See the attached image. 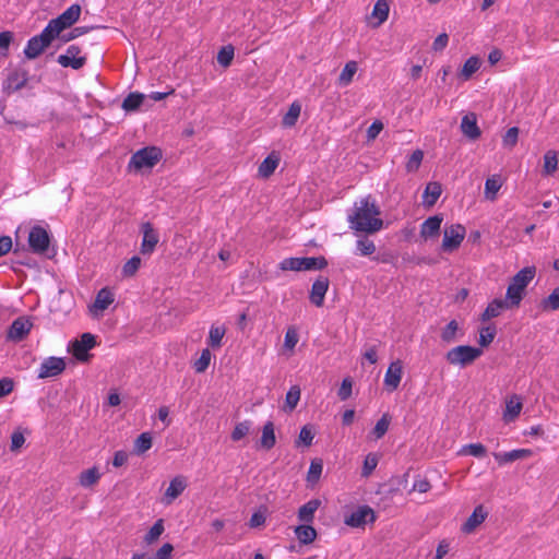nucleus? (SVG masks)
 I'll use <instances>...</instances> for the list:
<instances>
[{
	"label": "nucleus",
	"instance_id": "338daca9",
	"mask_svg": "<svg viewBox=\"0 0 559 559\" xmlns=\"http://www.w3.org/2000/svg\"><path fill=\"white\" fill-rule=\"evenodd\" d=\"M431 488L430 483L425 478H418L414 481L412 490L411 491H417L420 493H425L429 491Z\"/></svg>",
	"mask_w": 559,
	"mask_h": 559
},
{
	"label": "nucleus",
	"instance_id": "de8ad7c7",
	"mask_svg": "<svg viewBox=\"0 0 559 559\" xmlns=\"http://www.w3.org/2000/svg\"><path fill=\"white\" fill-rule=\"evenodd\" d=\"M251 426L252 424L250 420H243L241 423H238L231 432V440L239 441L242 438H245L249 433Z\"/></svg>",
	"mask_w": 559,
	"mask_h": 559
},
{
	"label": "nucleus",
	"instance_id": "4be33fe9",
	"mask_svg": "<svg viewBox=\"0 0 559 559\" xmlns=\"http://www.w3.org/2000/svg\"><path fill=\"white\" fill-rule=\"evenodd\" d=\"M488 512L485 510L484 506H477L473 513L468 516L466 522L462 526V531L464 533H472L478 525H480L487 518Z\"/></svg>",
	"mask_w": 559,
	"mask_h": 559
},
{
	"label": "nucleus",
	"instance_id": "a878e982",
	"mask_svg": "<svg viewBox=\"0 0 559 559\" xmlns=\"http://www.w3.org/2000/svg\"><path fill=\"white\" fill-rule=\"evenodd\" d=\"M320 504L321 501L318 499H311L302 504L298 510V520L302 523H311Z\"/></svg>",
	"mask_w": 559,
	"mask_h": 559
},
{
	"label": "nucleus",
	"instance_id": "bb28decb",
	"mask_svg": "<svg viewBox=\"0 0 559 559\" xmlns=\"http://www.w3.org/2000/svg\"><path fill=\"white\" fill-rule=\"evenodd\" d=\"M278 164H280V156L275 152H272L260 164L259 169H258L259 176L262 178H269L275 171Z\"/></svg>",
	"mask_w": 559,
	"mask_h": 559
},
{
	"label": "nucleus",
	"instance_id": "4c0bfd02",
	"mask_svg": "<svg viewBox=\"0 0 559 559\" xmlns=\"http://www.w3.org/2000/svg\"><path fill=\"white\" fill-rule=\"evenodd\" d=\"M358 70V64L356 61H348L345 67L343 68L340 76H338V84L341 86H347L352 81L354 75L356 74Z\"/></svg>",
	"mask_w": 559,
	"mask_h": 559
},
{
	"label": "nucleus",
	"instance_id": "052dcab7",
	"mask_svg": "<svg viewBox=\"0 0 559 559\" xmlns=\"http://www.w3.org/2000/svg\"><path fill=\"white\" fill-rule=\"evenodd\" d=\"M353 381L350 378H344L338 389L340 400L346 401L352 395Z\"/></svg>",
	"mask_w": 559,
	"mask_h": 559
},
{
	"label": "nucleus",
	"instance_id": "6ab92c4d",
	"mask_svg": "<svg viewBox=\"0 0 559 559\" xmlns=\"http://www.w3.org/2000/svg\"><path fill=\"white\" fill-rule=\"evenodd\" d=\"M403 374V365L400 360L393 361L386 368V392L397 389Z\"/></svg>",
	"mask_w": 559,
	"mask_h": 559
},
{
	"label": "nucleus",
	"instance_id": "680f3d73",
	"mask_svg": "<svg viewBox=\"0 0 559 559\" xmlns=\"http://www.w3.org/2000/svg\"><path fill=\"white\" fill-rule=\"evenodd\" d=\"M518 138H519V129L516 127H512V128L508 129V131L506 132L503 140H502L503 145L508 146V147H513L518 142Z\"/></svg>",
	"mask_w": 559,
	"mask_h": 559
},
{
	"label": "nucleus",
	"instance_id": "49530a36",
	"mask_svg": "<svg viewBox=\"0 0 559 559\" xmlns=\"http://www.w3.org/2000/svg\"><path fill=\"white\" fill-rule=\"evenodd\" d=\"M540 307L544 311H556L559 309V286L547 298L542 300Z\"/></svg>",
	"mask_w": 559,
	"mask_h": 559
},
{
	"label": "nucleus",
	"instance_id": "c9c22d12",
	"mask_svg": "<svg viewBox=\"0 0 559 559\" xmlns=\"http://www.w3.org/2000/svg\"><path fill=\"white\" fill-rule=\"evenodd\" d=\"M300 388L298 385H292L288 392L286 393L283 409L287 413L293 412L300 400Z\"/></svg>",
	"mask_w": 559,
	"mask_h": 559
},
{
	"label": "nucleus",
	"instance_id": "2f4dec72",
	"mask_svg": "<svg viewBox=\"0 0 559 559\" xmlns=\"http://www.w3.org/2000/svg\"><path fill=\"white\" fill-rule=\"evenodd\" d=\"M295 535L301 544L308 545L316 539L317 531L313 528V526L305 523L304 525L296 526Z\"/></svg>",
	"mask_w": 559,
	"mask_h": 559
},
{
	"label": "nucleus",
	"instance_id": "3c124183",
	"mask_svg": "<svg viewBox=\"0 0 559 559\" xmlns=\"http://www.w3.org/2000/svg\"><path fill=\"white\" fill-rule=\"evenodd\" d=\"M233 59L234 47L230 45L224 46L217 53V62L224 68L230 66Z\"/></svg>",
	"mask_w": 559,
	"mask_h": 559
},
{
	"label": "nucleus",
	"instance_id": "72a5a7b5",
	"mask_svg": "<svg viewBox=\"0 0 559 559\" xmlns=\"http://www.w3.org/2000/svg\"><path fill=\"white\" fill-rule=\"evenodd\" d=\"M384 22V0H377L372 13L367 16V23L371 27H378Z\"/></svg>",
	"mask_w": 559,
	"mask_h": 559
},
{
	"label": "nucleus",
	"instance_id": "f03ea898",
	"mask_svg": "<svg viewBox=\"0 0 559 559\" xmlns=\"http://www.w3.org/2000/svg\"><path fill=\"white\" fill-rule=\"evenodd\" d=\"M535 276L534 267H524L519 271L511 280L506 294L507 304L511 307L516 308L520 306L525 289Z\"/></svg>",
	"mask_w": 559,
	"mask_h": 559
},
{
	"label": "nucleus",
	"instance_id": "412c9836",
	"mask_svg": "<svg viewBox=\"0 0 559 559\" xmlns=\"http://www.w3.org/2000/svg\"><path fill=\"white\" fill-rule=\"evenodd\" d=\"M442 217L439 215L428 217L420 226V236L424 239L437 237L440 233Z\"/></svg>",
	"mask_w": 559,
	"mask_h": 559
},
{
	"label": "nucleus",
	"instance_id": "79ce46f5",
	"mask_svg": "<svg viewBox=\"0 0 559 559\" xmlns=\"http://www.w3.org/2000/svg\"><path fill=\"white\" fill-rule=\"evenodd\" d=\"M459 323L451 320L441 331V340L447 344H451L457 340Z\"/></svg>",
	"mask_w": 559,
	"mask_h": 559
},
{
	"label": "nucleus",
	"instance_id": "6e6552de",
	"mask_svg": "<svg viewBox=\"0 0 559 559\" xmlns=\"http://www.w3.org/2000/svg\"><path fill=\"white\" fill-rule=\"evenodd\" d=\"M376 520L374 511L369 506H359L356 510L346 514L344 523L350 527H364Z\"/></svg>",
	"mask_w": 559,
	"mask_h": 559
},
{
	"label": "nucleus",
	"instance_id": "cd10ccee",
	"mask_svg": "<svg viewBox=\"0 0 559 559\" xmlns=\"http://www.w3.org/2000/svg\"><path fill=\"white\" fill-rule=\"evenodd\" d=\"M442 188L441 185L437 181H431L426 186V189L423 194V202L426 206L430 207L436 204L439 197L441 195Z\"/></svg>",
	"mask_w": 559,
	"mask_h": 559
},
{
	"label": "nucleus",
	"instance_id": "2eb2a0df",
	"mask_svg": "<svg viewBox=\"0 0 559 559\" xmlns=\"http://www.w3.org/2000/svg\"><path fill=\"white\" fill-rule=\"evenodd\" d=\"M96 345L95 336L91 333H84L81 338L73 343V355L78 360H86L87 352Z\"/></svg>",
	"mask_w": 559,
	"mask_h": 559
},
{
	"label": "nucleus",
	"instance_id": "774afa93",
	"mask_svg": "<svg viewBox=\"0 0 559 559\" xmlns=\"http://www.w3.org/2000/svg\"><path fill=\"white\" fill-rule=\"evenodd\" d=\"M128 459H129V454L126 451H123V450L116 451L114 454V457H112V465L115 467H121L128 462Z\"/></svg>",
	"mask_w": 559,
	"mask_h": 559
},
{
	"label": "nucleus",
	"instance_id": "4d7b16f0",
	"mask_svg": "<svg viewBox=\"0 0 559 559\" xmlns=\"http://www.w3.org/2000/svg\"><path fill=\"white\" fill-rule=\"evenodd\" d=\"M423 158H424L423 151H420V150L414 151L406 162L407 171H411V173L416 171L419 168V166L423 162Z\"/></svg>",
	"mask_w": 559,
	"mask_h": 559
},
{
	"label": "nucleus",
	"instance_id": "5fc2aeb1",
	"mask_svg": "<svg viewBox=\"0 0 559 559\" xmlns=\"http://www.w3.org/2000/svg\"><path fill=\"white\" fill-rule=\"evenodd\" d=\"M140 265H141L140 257L134 255L123 264L122 274L128 277L133 276L136 273V271L139 270Z\"/></svg>",
	"mask_w": 559,
	"mask_h": 559
},
{
	"label": "nucleus",
	"instance_id": "4468645a",
	"mask_svg": "<svg viewBox=\"0 0 559 559\" xmlns=\"http://www.w3.org/2000/svg\"><path fill=\"white\" fill-rule=\"evenodd\" d=\"M114 293L107 287L102 288L97 293L94 302L90 306L91 314L98 317L114 302Z\"/></svg>",
	"mask_w": 559,
	"mask_h": 559
},
{
	"label": "nucleus",
	"instance_id": "9d476101",
	"mask_svg": "<svg viewBox=\"0 0 559 559\" xmlns=\"http://www.w3.org/2000/svg\"><path fill=\"white\" fill-rule=\"evenodd\" d=\"M466 230L461 224L451 225L444 229L442 249L443 251L451 252L457 249L464 240Z\"/></svg>",
	"mask_w": 559,
	"mask_h": 559
},
{
	"label": "nucleus",
	"instance_id": "1a4fd4ad",
	"mask_svg": "<svg viewBox=\"0 0 559 559\" xmlns=\"http://www.w3.org/2000/svg\"><path fill=\"white\" fill-rule=\"evenodd\" d=\"M57 62L63 68L79 70L85 66L86 57L81 55L78 45H70L64 53L58 56Z\"/></svg>",
	"mask_w": 559,
	"mask_h": 559
},
{
	"label": "nucleus",
	"instance_id": "b1692460",
	"mask_svg": "<svg viewBox=\"0 0 559 559\" xmlns=\"http://www.w3.org/2000/svg\"><path fill=\"white\" fill-rule=\"evenodd\" d=\"M512 308L511 305L507 304V300L493 299L488 304L485 311L481 314V321H488L501 314L504 309Z\"/></svg>",
	"mask_w": 559,
	"mask_h": 559
},
{
	"label": "nucleus",
	"instance_id": "e2e57ef3",
	"mask_svg": "<svg viewBox=\"0 0 559 559\" xmlns=\"http://www.w3.org/2000/svg\"><path fill=\"white\" fill-rule=\"evenodd\" d=\"M90 31L88 27L85 26H79L72 28L68 34L62 36L63 41H70L72 39H75L84 34H86Z\"/></svg>",
	"mask_w": 559,
	"mask_h": 559
},
{
	"label": "nucleus",
	"instance_id": "393cba45",
	"mask_svg": "<svg viewBox=\"0 0 559 559\" xmlns=\"http://www.w3.org/2000/svg\"><path fill=\"white\" fill-rule=\"evenodd\" d=\"M522 400L518 395H512L506 403L503 419L506 423L513 421L522 411Z\"/></svg>",
	"mask_w": 559,
	"mask_h": 559
},
{
	"label": "nucleus",
	"instance_id": "603ef678",
	"mask_svg": "<svg viewBox=\"0 0 559 559\" xmlns=\"http://www.w3.org/2000/svg\"><path fill=\"white\" fill-rule=\"evenodd\" d=\"M377 465H378V456L374 453L367 454L365 457V461H364L361 476L369 477L372 474V472L376 469Z\"/></svg>",
	"mask_w": 559,
	"mask_h": 559
},
{
	"label": "nucleus",
	"instance_id": "7c9ffc66",
	"mask_svg": "<svg viewBox=\"0 0 559 559\" xmlns=\"http://www.w3.org/2000/svg\"><path fill=\"white\" fill-rule=\"evenodd\" d=\"M102 477L98 467L93 466L80 474L79 483L84 488H91L96 485Z\"/></svg>",
	"mask_w": 559,
	"mask_h": 559
},
{
	"label": "nucleus",
	"instance_id": "69168bd1",
	"mask_svg": "<svg viewBox=\"0 0 559 559\" xmlns=\"http://www.w3.org/2000/svg\"><path fill=\"white\" fill-rule=\"evenodd\" d=\"M265 520H266L265 514L261 511H257L251 515V518L249 520V526L251 528H257V527L263 526L265 523Z\"/></svg>",
	"mask_w": 559,
	"mask_h": 559
},
{
	"label": "nucleus",
	"instance_id": "ea45409f",
	"mask_svg": "<svg viewBox=\"0 0 559 559\" xmlns=\"http://www.w3.org/2000/svg\"><path fill=\"white\" fill-rule=\"evenodd\" d=\"M558 167V154L556 151H547L544 155V167H543V174L545 176L552 175Z\"/></svg>",
	"mask_w": 559,
	"mask_h": 559
},
{
	"label": "nucleus",
	"instance_id": "f8f14e48",
	"mask_svg": "<svg viewBox=\"0 0 559 559\" xmlns=\"http://www.w3.org/2000/svg\"><path fill=\"white\" fill-rule=\"evenodd\" d=\"M66 369V361L61 357H48L43 360L38 368V379L53 378L61 374Z\"/></svg>",
	"mask_w": 559,
	"mask_h": 559
},
{
	"label": "nucleus",
	"instance_id": "f3484780",
	"mask_svg": "<svg viewBox=\"0 0 559 559\" xmlns=\"http://www.w3.org/2000/svg\"><path fill=\"white\" fill-rule=\"evenodd\" d=\"M461 131L469 140H477L481 132L477 124L476 115L473 112L466 114L461 121Z\"/></svg>",
	"mask_w": 559,
	"mask_h": 559
},
{
	"label": "nucleus",
	"instance_id": "0e129e2a",
	"mask_svg": "<svg viewBox=\"0 0 559 559\" xmlns=\"http://www.w3.org/2000/svg\"><path fill=\"white\" fill-rule=\"evenodd\" d=\"M174 547L171 544L166 543L164 544L155 554L153 559H170L173 554Z\"/></svg>",
	"mask_w": 559,
	"mask_h": 559
},
{
	"label": "nucleus",
	"instance_id": "a211bd4d",
	"mask_svg": "<svg viewBox=\"0 0 559 559\" xmlns=\"http://www.w3.org/2000/svg\"><path fill=\"white\" fill-rule=\"evenodd\" d=\"M187 483L185 477L182 476H176L174 477L168 488L165 491L163 501L165 504H170L175 499H177L186 489Z\"/></svg>",
	"mask_w": 559,
	"mask_h": 559
},
{
	"label": "nucleus",
	"instance_id": "c85d7f7f",
	"mask_svg": "<svg viewBox=\"0 0 559 559\" xmlns=\"http://www.w3.org/2000/svg\"><path fill=\"white\" fill-rule=\"evenodd\" d=\"M27 82L26 72L14 71L8 76L4 88L8 92H16L25 86Z\"/></svg>",
	"mask_w": 559,
	"mask_h": 559
},
{
	"label": "nucleus",
	"instance_id": "dca6fc26",
	"mask_svg": "<svg viewBox=\"0 0 559 559\" xmlns=\"http://www.w3.org/2000/svg\"><path fill=\"white\" fill-rule=\"evenodd\" d=\"M31 329L32 323L28 320L17 318L9 328L8 338L14 342H20L29 333Z\"/></svg>",
	"mask_w": 559,
	"mask_h": 559
},
{
	"label": "nucleus",
	"instance_id": "7ed1b4c3",
	"mask_svg": "<svg viewBox=\"0 0 559 559\" xmlns=\"http://www.w3.org/2000/svg\"><path fill=\"white\" fill-rule=\"evenodd\" d=\"M328 265L326 260L323 257H292L285 258L280 262V269L282 271H311L322 270Z\"/></svg>",
	"mask_w": 559,
	"mask_h": 559
},
{
	"label": "nucleus",
	"instance_id": "aec40b11",
	"mask_svg": "<svg viewBox=\"0 0 559 559\" xmlns=\"http://www.w3.org/2000/svg\"><path fill=\"white\" fill-rule=\"evenodd\" d=\"M329 288V280L326 277H319L311 287L310 300L317 307L323 305L324 296Z\"/></svg>",
	"mask_w": 559,
	"mask_h": 559
},
{
	"label": "nucleus",
	"instance_id": "0eeeda50",
	"mask_svg": "<svg viewBox=\"0 0 559 559\" xmlns=\"http://www.w3.org/2000/svg\"><path fill=\"white\" fill-rule=\"evenodd\" d=\"M162 157V152L158 147L147 146L136 151L130 159L129 166L134 169L151 168Z\"/></svg>",
	"mask_w": 559,
	"mask_h": 559
},
{
	"label": "nucleus",
	"instance_id": "a18cd8bd",
	"mask_svg": "<svg viewBox=\"0 0 559 559\" xmlns=\"http://www.w3.org/2000/svg\"><path fill=\"white\" fill-rule=\"evenodd\" d=\"M225 332H226V330L224 326L212 325L210 329L209 338H207L209 346H211L213 348L221 347L222 340L225 335Z\"/></svg>",
	"mask_w": 559,
	"mask_h": 559
},
{
	"label": "nucleus",
	"instance_id": "c756f323",
	"mask_svg": "<svg viewBox=\"0 0 559 559\" xmlns=\"http://www.w3.org/2000/svg\"><path fill=\"white\" fill-rule=\"evenodd\" d=\"M502 185L503 181L500 175H492L487 178L485 182V198L489 201H495Z\"/></svg>",
	"mask_w": 559,
	"mask_h": 559
},
{
	"label": "nucleus",
	"instance_id": "473e14b6",
	"mask_svg": "<svg viewBox=\"0 0 559 559\" xmlns=\"http://www.w3.org/2000/svg\"><path fill=\"white\" fill-rule=\"evenodd\" d=\"M261 447L265 450L272 449L276 443L274 424L266 421L262 428V436L260 440Z\"/></svg>",
	"mask_w": 559,
	"mask_h": 559
},
{
	"label": "nucleus",
	"instance_id": "6e6d98bb",
	"mask_svg": "<svg viewBox=\"0 0 559 559\" xmlns=\"http://www.w3.org/2000/svg\"><path fill=\"white\" fill-rule=\"evenodd\" d=\"M496 336V328L493 325L485 326L479 333V344L483 347L488 346Z\"/></svg>",
	"mask_w": 559,
	"mask_h": 559
},
{
	"label": "nucleus",
	"instance_id": "423d86ee",
	"mask_svg": "<svg viewBox=\"0 0 559 559\" xmlns=\"http://www.w3.org/2000/svg\"><path fill=\"white\" fill-rule=\"evenodd\" d=\"M80 15L81 7L72 4L58 17L50 20L46 26L58 38L66 28L71 27L80 19Z\"/></svg>",
	"mask_w": 559,
	"mask_h": 559
},
{
	"label": "nucleus",
	"instance_id": "8fccbe9b",
	"mask_svg": "<svg viewBox=\"0 0 559 559\" xmlns=\"http://www.w3.org/2000/svg\"><path fill=\"white\" fill-rule=\"evenodd\" d=\"M212 354L209 348H204L201 352L199 359L195 360L193 367L197 372H204L211 362Z\"/></svg>",
	"mask_w": 559,
	"mask_h": 559
},
{
	"label": "nucleus",
	"instance_id": "13d9d810",
	"mask_svg": "<svg viewBox=\"0 0 559 559\" xmlns=\"http://www.w3.org/2000/svg\"><path fill=\"white\" fill-rule=\"evenodd\" d=\"M322 468L321 461H312L308 469L307 480L309 483H317L322 474Z\"/></svg>",
	"mask_w": 559,
	"mask_h": 559
},
{
	"label": "nucleus",
	"instance_id": "f257e3e1",
	"mask_svg": "<svg viewBox=\"0 0 559 559\" xmlns=\"http://www.w3.org/2000/svg\"><path fill=\"white\" fill-rule=\"evenodd\" d=\"M379 215L380 210L376 202L370 197H367L355 202L347 215V222L349 228L356 233L373 234L383 226Z\"/></svg>",
	"mask_w": 559,
	"mask_h": 559
},
{
	"label": "nucleus",
	"instance_id": "58836bf2",
	"mask_svg": "<svg viewBox=\"0 0 559 559\" xmlns=\"http://www.w3.org/2000/svg\"><path fill=\"white\" fill-rule=\"evenodd\" d=\"M376 252V245L367 237H361L356 241L355 254L369 257Z\"/></svg>",
	"mask_w": 559,
	"mask_h": 559
},
{
	"label": "nucleus",
	"instance_id": "864d4df0",
	"mask_svg": "<svg viewBox=\"0 0 559 559\" xmlns=\"http://www.w3.org/2000/svg\"><path fill=\"white\" fill-rule=\"evenodd\" d=\"M314 438V432L312 431L311 427L306 425L300 429L298 440L296 442V445H305L310 447L312 444Z\"/></svg>",
	"mask_w": 559,
	"mask_h": 559
},
{
	"label": "nucleus",
	"instance_id": "37998d69",
	"mask_svg": "<svg viewBox=\"0 0 559 559\" xmlns=\"http://www.w3.org/2000/svg\"><path fill=\"white\" fill-rule=\"evenodd\" d=\"M145 96L144 94L142 93H130L124 99H123V103H122V108L126 110V111H133V110H136L142 104H143V100H144Z\"/></svg>",
	"mask_w": 559,
	"mask_h": 559
},
{
	"label": "nucleus",
	"instance_id": "bf43d9fd",
	"mask_svg": "<svg viewBox=\"0 0 559 559\" xmlns=\"http://www.w3.org/2000/svg\"><path fill=\"white\" fill-rule=\"evenodd\" d=\"M462 453L483 457L486 454V448L481 443H471L463 447Z\"/></svg>",
	"mask_w": 559,
	"mask_h": 559
},
{
	"label": "nucleus",
	"instance_id": "9b49d317",
	"mask_svg": "<svg viewBox=\"0 0 559 559\" xmlns=\"http://www.w3.org/2000/svg\"><path fill=\"white\" fill-rule=\"evenodd\" d=\"M50 243L48 231L41 226H34L28 234V245L34 253H45Z\"/></svg>",
	"mask_w": 559,
	"mask_h": 559
},
{
	"label": "nucleus",
	"instance_id": "a19ab883",
	"mask_svg": "<svg viewBox=\"0 0 559 559\" xmlns=\"http://www.w3.org/2000/svg\"><path fill=\"white\" fill-rule=\"evenodd\" d=\"M165 526H164V520L159 519L157 520L153 526L148 530V532L144 536V543L146 545L154 544L160 535L164 533Z\"/></svg>",
	"mask_w": 559,
	"mask_h": 559
},
{
	"label": "nucleus",
	"instance_id": "20e7f679",
	"mask_svg": "<svg viewBox=\"0 0 559 559\" xmlns=\"http://www.w3.org/2000/svg\"><path fill=\"white\" fill-rule=\"evenodd\" d=\"M483 355V349L469 345H460L451 348L445 354V359L450 365L464 368L473 364Z\"/></svg>",
	"mask_w": 559,
	"mask_h": 559
},
{
	"label": "nucleus",
	"instance_id": "c03bdc74",
	"mask_svg": "<svg viewBox=\"0 0 559 559\" xmlns=\"http://www.w3.org/2000/svg\"><path fill=\"white\" fill-rule=\"evenodd\" d=\"M480 67V61L477 57L468 58L460 72V76L467 81Z\"/></svg>",
	"mask_w": 559,
	"mask_h": 559
},
{
	"label": "nucleus",
	"instance_id": "39448f33",
	"mask_svg": "<svg viewBox=\"0 0 559 559\" xmlns=\"http://www.w3.org/2000/svg\"><path fill=\"white\" fill-rule=\"evenodd\" d=\"M56 38L52 32L45 26L39 35L33 36L27 40L24 48L25 57L29 60L38 58Z\"/></svg>",
	"mask_w": 559,
	"mask_h": 559
},
{
	"label": "nucleus",
	"instance_id": "ddd939ff",
	"mask_svg": "<svg viewBox=\"0 0 559 559\" xmlns=\"http://www.w3.org/2000/svg\"><path fill=\"white\" fill-rule=\"evenodd\" d=\"M141 231L143 234L141 253L151 254L154 252L156 245L159 241L158 233L150 222H145L141 225Z\"/></svg>",
	"mask_w": 559,
	"mask_h": 559
},
{
	"label": "nucleus",
	"instance_id": "5701e85b",
	"mask_svg": "<svg viewBox=\"0 0 559 559\" xmlns=\"http://www.w3.org/2000/svg\"><path fill=\"white\" fill-rule=\"evenodd\" d=\"M531 453V450L527 449H516L510 452H496L493 453V457L500 465H503L520 459H525L530 456Z\"/></svg>",
	"mask_w": 559,
	"mask_h": 559
},
{
	"label": "nucleus",
	"instance_id": "f704fd0d",
	"mask_svg": "<svg viewBox=\"0 0 559 559\" xmlns=\"http://www.w3.org/2000/svg\"><path fill=\"white\" fill-rule=\"evenodd\" d=\"M300 112H301V105L298 102H294L289 106L287 112L284 115V117L282 119V124L285 128L294 127L300 116Z\"/></svg>",
	"mask_w": 559,
	"mask_h": 559
},
{
	"label": "nucleus",
	"instance_id": "e433bc0d",
	"mask_svg": "<svg viewBox=\"0 0 559 559\" xmlns=\"http://www.w3.org/2000/svg\"><path fill=\"white\" fill-rule=\"evenodd\" d=\"M153 438L151 432H142L134 441V453L138 455L144 454L152 448Z\"/></svg>",
	"mask_w": 559,
	"mask_h": 559
},
{
	"label": "nucleus",
	"instance_id": "09e8293b",
	"mask_svg": "<svg viewBox=\"0 0 559 559\" xmlns=\"http://www.w3.org/2000/svg\"><path fill=\"white\" fill-rule=\"evenodd\" d=\"M298 341L299 335L297 329L295 326H289L285 333L284 348L289 352H294Z\"/></svg>",
	"mask_w": 559,
	"mask_h": 559
}]
</instances>
